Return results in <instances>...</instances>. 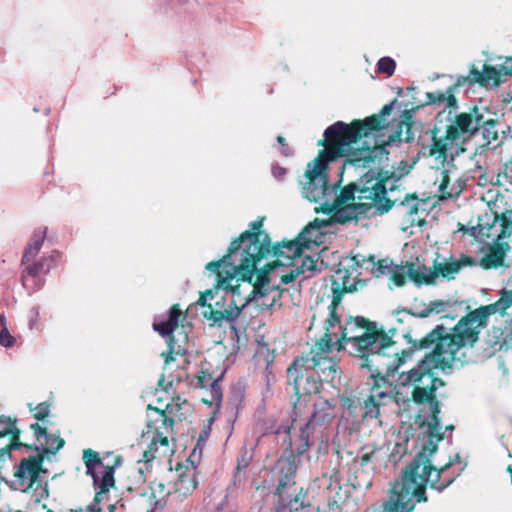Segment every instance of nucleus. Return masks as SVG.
<instances>
[{"instance_id":"nucleus-11","label":"nucleus","mask_w":512,"mask_h":512,"mask_svg":"<svg viewBox=\"0 0 512 512\" xmlns=\"http://www.w3.org/2000/svg\"><path fill=\"white\" fill-rule=\"evenodd\" d=\"M49 447L41 446H31L29 450H35L38 452L35 456H30L29 458H24L19 466V470L16 473V476L22 481V483L26 480L29 481V486H33L34 483L37 482L39 473L41 471V466L44 461V456L49 453H56L64 446V440L59 436H54L48 434V438H45Z\"/></svg>"},{"instance_id":"nucleus-12","label":"nucleus","mask_w":512,"mask_h":512,"mask_svg":"<svg viewBox=\"0 0 512 512\" xmlns=\"http://www.w3.org/2000/svg\"><path fill=\"white\" fill-rule=\"evenodd\" d=\"M375 273L378 275H387L393 284L401 287L406 282L408 276L418 286L422 283H431L432 270L426 266L415 265L407 262L405 266L388 264L386 260L379 261Z\"/></svg>"},{"instance_id":"nucleus-45","label":"nucleus","mask_w":512,"mask_h":512,"mask_svg":"<svg viewBox=\"0 0 512 512\" xmlns=\"http://www.w3.org/2000/svg\"><path fill=\"white\" fill-rule=\"evenodd\" d=\"M15 338L11 335V333L8 331L7 327L4 326L0 330V345L9 348L14 345Z\"/></svg>"},{"instance_id":"nucleus-42","label":"nucleus","mask_w":512,"mask_h":512,"mask_svg":"<svg viewBox=\"0 0 512 512\" xmlns=\"http://www.w3.org/2000/svg\"><path fill=\"white\" fill-rule=\"evenodd\" d=\"M400 206L404 208L409 215L417 214L419 210L417 198L409 195L400 203Z\"/></svg>"},{"instance_id":"nucleus-51","label":"nucleus","mask_w":512,"mask_h":512,"mask_svg":"<svg viewBox=\"0 0 512 512\" xmlns=\"http://www.w3.org/2000/svg\"><path fill=\"white\" fill-rule=\"evenodd\" d=\"M49 414V407L45 403H41L37 406L34 414L37 420H43Z\"/></svg>"},{"instance_id":"nucleus-3","label":"nucleus","mask_w":512,"mask_h":512,"mask_svg":"<svg viewBox=\"0 0 512 512\" xmlns=\"http://www.w3.org/2000/svg\"><path fill=\"white\" fill-rule=\"evenodd\" d=\"M304 247L297 240L287 243H277L271 246L270 237L267 233L244 232L234 240L229 247L228 254L219 261H212L207 264L208 269L223 267L222 276L225 280L233 276H241L243 279H251L262 259L269 256L284 257L292 260L300 257Z\"/></svg>"},{"instance_id":"nucleus-30","label":"nucleus","mask_w":512,"mask_h":512,"mask_svg":"<svg viewBox=\"0 0 512 512\" xmlns=\"http://www.w3.org/2000/svg\"><path fill=\"white\" fill-rule=\"evenodd\" d=\"M244 398L245 387L240 383L232 385L228 394L227 409L229 410L231 416L234 418L237 417L242 407Z\"/></svg>"},{"instance_id":"nucleus-19","label":"nucleus","mask_w":512,"mask_h":512,"mask_svg":"<svg viewBox=\"0 0 512 512\" xmlns=\"http://www.w3.org/2000/svg\"><path fill=\"white\" fill-rule=\"evenodd\" d=\"M477 261L470 256L461 255L459 259L450 257L445 259L443 262H435V270L432 271L431 283L434 282L435 278L439 275L447 279H454L455 275L460 271L462 267L475 266Z\"/></svg>"},{"instance_id":"nucleus-59","label":"nucleus","mask_w":512,"mask_h":512,"mask_svg":"<svg viewBox=\"0 0 512 512\" xmlns=\"http://www.w3.org/2000/svg\"><path fill=\"white\" fill-rule=\"evenodd\" d=\"M214 512H234L230 509H225L223 507V502L217 507V509Z\"/></svg>"},{"instance_id":"nucleus-26","label":"nucleus","mask_w":512,"mask_h":512,"mask_svg":"<svg viewBox=\"0 0 512 512\" xmlns=\"http://www.w3.org/2000/svg\"><path fill=\"white\" fill-rule=\"evenodd\" d=\"M472 75H474V81L482 86H499L502 82L501 73L496 66L484 65L482 72L479 71L475 66H472Z\"/></svg>"},{"instance_id":"nucleus-64","label":"nucleus","mask_w":512,"mask_h":512,"mask_svg":"<svg viewBox=\"0 0 512 512\" xmlns=\"http://www.w3.org/2000/svg\"><path fill=\"white\" fill-rule=\"evenodd\" d=\"M508 222H509V224L511 225V228H512V212L510 213V215L508 217Z\"/></svg>"},{"instance_id":"nucleus-53","label":"nucleus","mask_w":512,"mask_h":512,"mask_svg":"<svg viewBox=\"0 0 512 512\" xmlns=\"http://www.w3.org/2000/svg\"><path fill=\"white\" fill-rule=\"evenodd\" d=\"M31 428L34 430L37 439H39L40 437L48 438V433L46 429L41 427L38 423L32 424Z\"/></svg>"},{"instance_id":"nucleus-23","label":"nucleus","mask_w":512,"mask_h":512,"mask_svg":"<svg viewBox=\"0 0 512 512\" xmlns=\"http://www.w3.org/2000/svg\"><path fill=\"white\" fill-rule=\"evenodd\" d=\"M378 382L381 381L378 379ZM379 386L372 390L371 395L365 399L363 403V418L376 419L380 414V407L384 405V399L391 398L390 394L386 391H380Z\"/></svg>"},{"instance_id":"nucleus-33","label":"nucleus","mask_w":512,"mask_h":512,"mask_svg":"<svg viewBox=\"0 0 512 512\" xmlns=\"http://www.w3.org/2000/svg\"><path fill=\"white\" fill-rule=\"evenodd\" d=\"M505 256L504 249L497 245L492 247L487 254L481 259V266L484 268H496L502 265Z\"/></svg>"},{"instance_id":"nucleus-21","label":"nucleus","mask_w":512,"mask_h":512,"mask_svg":"<svg viewBox=\"0 0 512 512\" xmlns=\"http://www.w3.org/2000/svg\"><path fill=\"white\" fill-rule=\"evenodd\" d=\"M318 271L317 260L312 256H305L301 259V265H293L286 274L281 276V283L289 284L301 275L303 279H308L313 277Z\"/></svg>"},{"instance_id":"nucleus-46","label":"nucleus","mask_w":512,"mask_h":512,"mask_svg":"<svg viewBox=\"0 0 512 512\" xmlns=\"http://www.w3.org/2000/svg\"><path fill=\"white\" fill-rule=\"evenodd\" d=\"M473 79H474V75H472V69L470 70V73L467 76H458L454 85L451 86V87H453V92L458 87L465 86V85L471 86V85L476 84L477 82L474 81Z\"/></svg>"},{"instance_id":"nucleus-10","label":"nucleus","mask_w":512,"mask_h":512,"mask_svg":"<svg viewBox=\"0 0 512 512\" xmlns=\"http://www.w3.org/2000/svg\"><path fill=\"white\" fill-rule=\"evenodd\" d=\"M241 280L244 283V288H247V292L242 294L240 298L232 297L229 308L224 310H213L211 306H208L210 312H204V316L212 320L214 323L221 324L223 321L234 323L239 317L241 311L250 304L253 299L263 296L265 294V280L266 276H260L258 283L255 286H251V279H243Z\"/></svg>"},{"instance_id":"nucleus-49","label":"nucleus","mask_w":512,"mask_h":512,"mask_svg":"<svg viewBox=\"0 0 512 512\" xmlns=\"http://www.w3.org/2000/svg\"><path fill=\"white\" fill-rule=\"evenodd\" d=\"M39 252L40 251L38 249L32 248L31 246L27 245L22 255L21 263L25 265L30 261L34 260Z\"/></svg>"},{"instance_id":"nucleus-41","label":"nucleus","mask_w":512,"mask_h":512,"mask_svg":"<svg viewBox=\"0 0 512 512\" xmlns=\"http://www.w3.org/2000/svg\"><path fill=\"white\" fill-rule=\"evenodd\" d=\"M179 485L182 489L194 490L197 487V481L192 473H184L179 476Z\"/></svg>"},{"instance_id":"nucleus-58","label":"nucleus","mask_w":512,"mask_h":512,"mask_svg":"<svg viewBox=\"0 0 512 512\" xmlns=\"http://www.w3.org/2000/svg\"><path fill=\"white\" fill-rule=\"evenodd\" d=\"M207 301H208V299L204 298V295L202 293L200 298L197 301V304L200 305V306H205Z\"/></svg>"},{"instance_id":"nucleus-28","label":"nucleus","mask_w":512,"mask_h":512,"mask_svg":"<svg viewBox=\"0 0 512 512\" xmlns=\"http://www.w3.org/2000/svg\"><path fill=\"white\" fill-rule=\"evenodd\" d=\"M398 128L399 131L387 135V140H383L382 144L377 143V146H381L385 149L384 146H394L400 142L409 143L414 140V134L411 132L412 127L410 124L401 122Z\"/></svg>"},{"instance_id":"nucleus-63","label":"nucleus","mask_w":512,"mask_h":512,"mask_svg":"<svg viewBox=\"0 0 512 512\" xmlns=\"http://www.w3.org/2000/svg\"><path fill=\"white\" fill-rule=\"evenodd\" d=\"M453 430H454V426L453 425H449V426L446 427L445 432L449 431L451 433Z\"/></svg>"},{"instance_id":"nucleus-27","label":"nucleus","mask_w":512,"mask_h":512,"mask_svg":"<svg viewBox=\"0 0 512 512\" xmlns=\"http://www.w3.org/2000/svg\"><path fill=\"white\" fill-rule=\"evenodd\" d=\"M338 189L339 185L337 183L333 185H329L328 181L325 183L323 198L319 202L322 212L330 214L340 206Z\"/></svg>"},{"instance_id":"nucleus-38","label":"nucleus","mask_w":512,"mask_h":512,"mask_svg":"<svg viewBox=\"0 0 512 512\" xmlns=\"http://www.w3.org/2000/svg\"><path fill=\"white\" fill-rule=\"evenodd\" d=\"M396 68V62L389 56L380 58L377 62V70L379 73L386 74L388 76L393 75Z\"/></svg>"},{"instance_id":"nucleus-1","label":"nucleus","mask_w":512,"mask_h":512,"mask_svg":"<svg viewBox=\"0 0 512 512\" xmlns=\"http://www.w3.org/2000/svg\"><path fill=\"white\" fill-rule=\"evenodd\" d=\"M348 330L349 328H345L343 338L354 341L359 355V366L371 372L376 386H379L378 379L382 383L391 384L395 373L408 359L412 358L415 351L435 345L417 366L400 373L396 379L398 386L414 387L413 400L416 403H429L430 413L421 424L422 427L427 428L428 437L413 458L422 456L429 463L427 456L438 449V442L445 437L440 423V403L435 396L436 390L442 387L444 382L435 376L434 371L439 370L449 374L455 367L463 366L467 360L465 353L461 350L468 345L472 346L477 341L476 333H469V328L466 326L460 328V321L450 333H446L443 325H437L420 340H412L409 334L405 335L410 347L400 350L397 342L393 340L395 329L385 332L373 323L367 326L366 331L359 336H348Z\"/></svg>"},{"instance_id":"nucleus-61","label":"nucleus","mask_w":512,"mask_h":512,"mask_svg":"<svg viewBox=\"0 0 512 512\" xmlns=\"http://www.w3.org/2000/svg\"><path fill=\"white\" fill-rule=\"evenodd\" d=\"M0 324L4 327L6 326V317L3 314H0Z\"/></svg>"},{"instance_id":"nucleus-48","label":"nucleus","mask_w":512,"mask_h":512,"mask_svg":"<svg viewBox=\"0 0 512 512\" xmlns=\"http://www.w3.org/2000/svg\"><path fill=\"white\" fill-rule=\"evenodd\" d=\"M486 229L487 228L484 227L483 225L478 224V225L470 227V228H467V227L463 226L460 230L463 231V232L469 233L471 236H473L476 239H480V238H482L485 235V230Z\"/></svg>"},{"instance_id":"nucleus-2","label":"nucleus","mask_w":512,"mask_h":512,"mask_svg":"<svg viewBox=\"0 0 512 512\" xmlns=\"http://www.w3.org/2000/svg\"><path fill=\"white\" fill-rule=\"evenodd\" d=\"M375 117H367L362 122H354L353 128L343 121H337L324 131V139L318 145L325 147L316 158V164L327 166L330 161L345 157L344 165L354 167H372L386 153L381 146L368 145L367 141L359 145V139L370 138L373 130L381 128Z\"/></svg>"},{"instance_id":"nucleus-55","label":"nucleus","mask_w":512,"mask_h":512,"mask_svg":"<svg viewBox=\"0 0 512 512\" xmlns=\"http://www.w3.org/2000/svg\"><path fill=\"white\" fill-rule=\"evenodd\" d=\"M272 174L276 179H282L286 174V169L278 165L272 167Z\"/></svg>"},{"instance_id":"nucleus-62","label":"nucleus","mask_w":512,"mask_h":512,"mask_svg":"<svg viewBox=\"0 0 512 512\" xmlns=\"http://www.w3.org/2000/svg\"><path fill=\"white\" fill-rule=\"evenodd\" d=\"M108 509H109V512H115V511H116V509H117V507H116V505H115V504H110V505H109V507H108Z\"/></svg>"},{"instance_id":"nucleus-24","label":"nucleus","mask_w":512,"mask_h":512,"mask_svg":"<svg viewBox=\"0 0 512 512\" xmlns=\"http://www.w3.org/2000/svg\"><path fill=\"white\" fill-rule=\"evenodd\" d=\"M327 226L325 221L318 219L310 222L298 235L297 240L301 242L304 248H309L312 244H319L322 242L323 232L322 229Z\"/></svg>"},{"instance_id":"nucleus-29","label":"nucleus","mask_w":512,"mask_h":512,"mask_svg":"<svg viewBox=\"0 0 512 512\" xmlns=\"http://www.w3.org/2000/svg\"><path fill=\"white\" fill-rule=\"evenodd\" d=\"M56 258L54 254L49 256H42L39 260L28 264L25 268V273L32 278H37L41 274H47L54 267Z\"/></svg>"},{"instance_id":"nucleus-44","label":"nucleus","mask_w":512,"mask_h":512,"mask_svg":"<svg viewBox=\"0 0 512 512\" xmlns=\"http://www.w3.org/2000/svg\"><path fill=\"white\" fill-rule=\"evenodd\" d=\"M209 435H210V428H209V427H207V428L203 429V430L200 432V434H199V436H198V439H197V444H196V446H195V448H194V450H193L192 454L190 455V459H191L192 457H195L196 452H197V450H198V449H199V454L201 453L202 448H203V446L206 444V442H207V440H208Z\"/></svg>"},{"instance_id":"nucleus-9","label":"nucleus","mask_w":512,"mask_h":512,"mask_svg":"<svg viewBox=\"0 0 512 512\" xmlns=\"http://www.w3.org/2000/svg\"><path fill=\"white\" fill-rule=\"evenodd\" d=\"M287 381L293 387L298 396L294 403V413L297 416L298 404L302 395H311L320 392L322 380L317 372L309 366V360L305 357L296 358L287 369Z\"/></svg>"},{"instance_id":"nucleus-37","label":"nucleus","mask_w":512,"mask_h":512,"mask_svg":"<svg viewBox=\"0 0 512 512\" xmlns=\"http://www.w3.org/2000/svg\"><path fill=\"white\" fill-rule=\"evenodd\" d=\"M306 497V494L303 493V490L301 489L293 498L287 500L285 497V501H280L283 505V511L288 508L289 511H298L304 507V499Z\"/></svg>"},{"instance_id":"nucleus-4","label":"nucleus","mask_w":512,"mask_h":512,"mask_svg":"<svg viewBox=\"0 0 512 512\" xmlns=\"http://www.w3.org/2000/svg\"><path fill=\"white\" fill-rule=\"evenodd\" d=\"M497 122L489 114L475 106L460 112L451 120L446 135L434 139L430 153L441 163L453 161L465 151L464 145L473 137H481L482 145L497 139Z\"/></svg>"},{"instance_id":"nucleus-32","label":"nucleus","mask_w":512,"mask_h":512,"mask_svg":"<svg viewBox=\"0 0 512 512\" xmlns=\"http://www.w3.org/2000/svg\"><path fill=\"white\" fill-rule=\"evenodd\" d=\"M253 459V450L243 449L237 459L236 472L234 474V485L242 483L245 480V470Z\"/></svg>"},{"instance_id":"nucleus-36","label":"nucleus","mask_w":512,"mask_h":512,"mask_svg":"<svg viewBox=\"0 0 512 512\" xmlns=\"http://www.w3.org/2000/svg\"><path fill=\"white\" fill-rule=\"evenodd\" d=\"M445 306H446V303L443 301H434V302H431L428 307L422 309L421 311H412V310L404 309L402 311H397L396 314L400 315L402 313H407L414 317L425 318V317L429 316L431 313L438 314V313L443 312Z\"/></svg>"},{"instance_id":"nucleus-31","label":"nucleus","mask_w":512,"mask_h":512,"mask_svg":"<svg viewBox=\"0 0 512 512\" xmlns=\"http://www.w3.org/2000/svg\"><path fill=\"white\" fill-rule=\"evenodd\" d=\"M426 103L430 105H444V108H457V100L453 95V87H449L446 92L435 91L426 93Z\"/></svg>"},{"instance_id":"nucleus-17","label":"nucleus","mask_w":512,"mask_h":512,"mask_svg":"<svg viewBox=\"0 0 512 512\" xmlns=\"http://www.w3.org/2000/svg\"><path fill=\"white\" fill-rule=\"evenodd\" d=\"M278 469V485L275 494L280 501H285L284 489L295 484L294 478L298 468V460L292 450H286L276 465Z\"/></svg>"},{"instance_id":"nucleus-47","label":"nucleus","mask_w":512,"mask_h":512,"mask_svg":"<svg viewBox=\"0 0 512 512\" xmlns=\"http://www.w3.org/2000/svg\"><path fill=\"white\" fill-rule=\"evenodd\" d=\"M40 319V308L39 306H33L29 312L28 327L30 330L37 328Z\"/></svg>"},{"instance_id":"nucleus-54","label":"nucleus","mask_w":512,"mask_h":512,"mask_svg":"<svg viewBox=\"0 0 512 512\" xmlns=\"http://www.w3.org/2000/svg\"><path fill=\"white\" fill-rule=\"evenodd\" d=\"M262 225H263V218L257 219L250 224L251 231H248V232L255 233V234L265 233L264 231H261Z\"/></svg>"},{"instance_id":"nucleus-56","label":"nucleus","mask_w":512,"mask_h":512,"mask_svg":"<svg viewBox=\"0 0 512 512\" xmlns=\"http://www.w3.org/2000/svg\"><path fill=\"white\" fill-rule=\"evenodd\" d=\"M374 455H375V451H371L369 453H364L363 455H361V457H360V465L361 466H366L367 464L372 462V459H373Z\"/></svg>"},{"instance_id":"nucleus-18","label":"nucleus","mask_w":512,"mask_h":512,"mask_svg":"<svg viewBox=\"0 0 512 512\" xmlns=\"http://www.w3.org/2000/svg\"><path fill=\"white\" fill-rule=\"evenodd\" d=\"M436 451L437 449L429 456H427L430 467L427 475L428 480L427 483H425V489L429 485L431 489H434L437 492L441 493L454 482L456 476L447 475V471L450 468V466L453 465L455 462H460V456L459 454H456L454 456V459L451 460L448 464H446L440 469H436L431 461V457Z\"/></svg>"},{"instance_id":"nucleus-60","label":"nucleus","mask_w":512,"mask_h":512,"mask_svg":"<svg viewBox=\"0 0 512 512\" xmlns=\"http://www.w3.org/2000/svg\"><path fill=\"white\" fill-rule=\"evenodd\" d=\"M44 497H48L47 485H45V487H43L40 492V498H44Z\"/></svg>"},{"instance_id":"nucleus-52","label":"nucleus","mask_w":512,"mask_h":512,"mask_svg":"<svg viewBox=\"0 0 512 512\" xmlns=\"http://www.w3.org/2000/svg\"><path fill=\"white\" fill-rule=\"evenodd\" d=\"M277 142L281 146V153H282V155H284L285 157H289V156L293 155V151L286 144V140H285L284 137L278 136L277 137Z\"/></svg>"},{"instance_id":"nucleus-20","label":"nucleus","mask_w":512,"mask_h":512,"mask_svg":"<svg viewBox=\"0 0 512 512\" xmlns=\"http://www.w3.org/2000/svg\"><path fill=\"white\" fill-rule=\"evenodd\" d=\"M206 270H208V271H210V272L215 274L216 285H215V287L213 289H208V290H206L203 293L204 298H207L208 300H212L215 297V294L220 289H222V290H224L226 292H230L232 294V297H238V298H240V296L242 294L247 292V288H244V284L243 285L242 284H238L240 279L236 280V282H237L236 285H231L230 284V282L236 276H233L232 278L227 279V280L224 279V277L221 275L222 271H223V267L222 266H218L215 269H208L206 267Z\"/></svg>"},{"instance_id":"nucleus-5","label":"nucleus","mask_w":512,"mask_h":512,"mask_svg":"<svg viewBox=\"0 0 512 512\" xmlns=\"http://www.w3.org/2000/svg\"><path fill=\"white\" fill-rule=\"evenodd\" d=\"M337 276L341 277V279H343V282L339 283L336 279H334L332 282L333 299L329 307L331 309L330 317L325 322L326 332L320 338V340L317 341L315 345L312 347L309 354L310 357H307L309 360V366L311 367V369L317 372V375L320 376L322 383L324 381H333L337 374V363L333 357L329 356L334 346L338 345V350L343 349V345L341 342V340H343L345 342H352L354 350H356L354 341L352 339L350 340L349 338H343V332L345 328H349L348 336L360 335L352 334V330L354 328H360L364 331H366L367 329L365 318L358 316L353 321L347 323V325L344 328L340 327L342 329L341 339H337L335 342L333 341L330 329L334 328L336 324L340 323L338 317L335 314V308L341 301L343 291H351V287H347V284L344 281V279L348 277L345 275L342 276L341 272H338ZM355 352L356 354H358L357 351ZM357 356L359 357V355Z\"/></svg>"},{"instance_id":"nucleus-35","label":"nucleus","mask_w":512,"mask_h":512,"mask_svg":"<svg viewBox=\"0 0 512 512\" xmlns=\"http://www.w3.org/2000/svg\"><path fill=\"white\" fill-rule=\"evenodd\" d=\"M440 183L438 187V191L440 193V197L442 199L452 198L453 196H458L461 192V188L450 186V178L448 175V171L443 170L440 173Z\"/></svg>"},{"instance_id":"nucleus-22","label":"nucleus","mask_w":512,"mask_h":512,"mask_svg":"<svg viewBox=\"0 0 512 512\" xmlns=\"http://www.w3.org/2000/svg\"><path fill=\"white\" fill-rule=\"evenodd\" d=\"M181 311L176 305L172 306L167 316H157L153 321V329L161 336H170L176 329Z\"/></svg>"},{"instance_id":"nucleus-39","label":"nucleus","mask_w":512,"mask_h":512,"mask_svg":"<svg viewBox=\"0 0 512 512\" xmlns=\"http://www.w3.org/2000/svg\"><path fill=\"white\" fill-rule=\"evenodd\" d=\"M46 234H47V227H43V228L39 227V228L35 229L33 232V235H32V239L28 245L31 246L32 248H36L40 251L42 248V245L44 243V240L46 238Z\"/></svg>"},{"instance_id":"nucleus-16","label":"nucleus","mask_w":512,"mask_h":512,"mask_svg":"<svg viewBox=\"0 0 512 512\" xmlns=\"http://www.w3.org/2000/svg\"><path fill=\"white\" fill-rule=\"evenodd\" d=\"M326 167H319L316 164V159L308 164L304 175L305 180L300 182L304 198L316 203L320 202L321 198H323V191H325V183L327 182L323 171Z\"/></svg>"},{"instance_id":"nucleus-34","label":"nucleus","mask_w":512,"mask_h":512,"mask_svg":"<svg viewBox=\"0 0 512 512\" xmlns=\"http://www.w3.org/2000/svg\"><path fill=\"white\" fill-rule=\"evenodd\" d=\"M395 102H396V100L392 101L389 104L384 105L383 108L380 110L378 116H374L381 123L380 124L381 128L373 130V132L370 134V138H373L375 140L374 145H377L378 137L386 136V132L388 131V127H387L388 123L386 122L385 118H386V116H388L391 113Z\"/></svg>"},{"instance_id":"nucleus-57","label":"nucleus","mask_w":512,"mask_h":512,"mask_svg":"<svg viewBox=\"0 0 512 512\" xmlns=\"http://www.w3.org/2000/svg\"><path fill=\"white\" fill-rule=\"evenodd\" d=\"M401 510H402V512H413V505L412 504L408 505L407 503H405V505H403L401 507Z\"/></svg>"},{"instance_id":"nucleus-7","label":"nucleus","mask_w":512,"mask_h":512,"mask_svg":"<svg viewBox=\"0 0 512 512\" xmlns=\"http://www.w3.org/2000/svg\"><path fill=\"white\" fill-rule=\"evenodd\" d=\"M83 460L87 474L93 479L96 493L89 505L74 512H101V504L108 499L109 487L114 485V469L110 466H104L98 453L91 449L83 451Z\"/></svg>"},{"instance_id":"nucleus-13","label":"nucleus","mask_w":512,"mask_h":512,"mask_svg":"<svg viewBox=\"0 0 512 512\" xmlns=\"http://www.w3.org/2000/svg\"><path fill=\"white\" fill-rule=\"evenodd\" d=\"M334 409V404L324 398H319L313 404V412L300 430L301 445L297 448L298 455L304 454L309 448L310 430L326 425L333 420Z\"/></svg>"},{"instance_id":"nucleus-8","label":"nucleus","mask_w":512,"mask_h":512,"mask_svg":"<svg viewBox=\"0 0 512 512\" xmlns=\"http://www.w3.org/2000/svg\"><path fill=\"white\" fill-rule=\"evenodd\" d=\"M149 410L155 412L156 417L149 418L147 422V431L142 436L151 435V442L143 452V461L148 463L156 458L157 454L166 456L170 451L168 434L172 431L174 419L168 417L165 411L148 406Z\"/></svg>"},{"instance_id":"nucleus-15","label":"nucleus","mask_w":512,"mask_h":512,"mask_svg":"<svg viewBox=\"0 0 512 512\" xmlns=\"http://www.w3.org/2000/svg\"><path fill=\"white\" fill-rule=\"evenodd\" d=\"M393 206V202L386 200L384 205H373V203H351L337 209L332 220L339 224L350 221H357L361 218L371 217L376 214H384Z\"/></svg>"},{"instance_id":"nucleus-40","label":"nucleus","mask_w":512,"mask_h":512,"mask_svg":"<svg viewBox=\"0 0 512 512\" xmlns=\"http://www.w3.org/2000/svg\"><path fill=\"white\" fill-rule=\"evenodd\" d=\"M358 186L356 183H352L344 187L339 194V203L342 205L350 199L357 198Z\"/></svg>"},{"instance_id":"nucleus-43","label":"nucleus","mask_w":512,"mask_h":512,"mask_svg":"<svg viewBox=\"0 0 512 512\" xmlns=\"http://www.w3.org/2000/svg\"><path fill=\"white\" fill-rule=\"evenodd\" d=\"M222 380V375L218 378L214 379L212 383L210 384V392H211V398L212 401L215 403H220L222 399V391L220 382Z\"/></svg>"},{"instance_id":"nucleus-25","label":"nucleus","mask_w":512,"mask_h":512,"mask_svg":"<svg viewBox=\"0 0 512 512\" xmlns=\"http://www.w3.org/2000/svg\"><path fill=\"white\" fill-rule=\"evenodd\" d=\"M265 275L266 276V280H265V294L263 296H259L257 298H255L254 300H260L262 299V302L261 304H259L261 307L263 308H267V309H273L275 307H281L282 306V303L280 302V298L283 294V292H285L286 290L285 289H282V290H279L277 288H270V281H269V277L266 273H259L257 275V280L254 284L251 283V286H255L257 283H258V280H259V277L260 276H263Z\"/></svg>"},{"instance_id":"nucleus-6","label":"nucleus","mask_w":512,"mask_h":512,"mask_svg":"<svg viewBox=\"0 0 512 512\" xmlns=\"http://www.w3.org/2000/svg\"><path fill=\"white\" fill-rule=\"evenodd\" d=\"M425 457L419 456L406 466L390 489L389 498L381 506L368 507L364 512H402L405 503L412 504L413 510L417 503L427 502L425 483L429 472V464Z\"/></svg>"},{"instance_id":"nucleus-14","label":"nucleus","mask_w":512,"mask_h":512,"mask_svg":"<svg viewBox=\"0 0 512 512\" xmlns=\"http://www.w3.org/2000/svg\"><path fill=\"white\" fill-rule=\"evenodd\" d=\"M387 152L379 159L372 167H367L369 171L365 173L359 181L356 183L358 186V195L357 198L359 200H371L370 203L373 205H384L382 203L383 200L386 199V187L383 179L380 178V174L375 172V168L379 167L383 158Z\"/></svg>"},{"instance_id":"nucleus-50","label":"nucleus","mask_w":512,"mask_h":512,"mask_svg":"<svg viewBox=\"0 0 512 512\" xmlns=\"http://www.w3.org/2000/svg\"><path fill=\"white\" fill-rule=\"evenodd\" d=\"M498 69L502 76H511L512 75V57L506 58L504 63L498 66Z\"/></svg>"}]
</instances>
